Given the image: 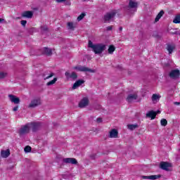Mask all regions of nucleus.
Instances as JSON below:
<instances>
[{
	"mask_svg": "<svg viewBox=\"0 0 180 180\" xmlns=\"http://www.w3.org/2000/svg\"><path fill=\"white\" fill-rule=\"evenodd\" d=\"M88 47L92 49L94 54H102L103 51L106 50V44H94L92 41L89 40L88 43Z\"/></svg>",
	"mask_w": 180,
	"mask_h": 180,
	"instance_id": "f257e3e1",
	"label": "nucleus"
},
{
	"mask_svg": "<svg viewBox=\"0 0 180 180\" xmlns=\"http://www.w3.org/2000/svg\"><path fill=\"white\" fill-rule=\"evenodd\" d=\"M74 70H77V71H79L80 72H91V73H95L96 71L94 69L89 68L85 66H75L73 68Z\"/></svg>",
	"mask_w": 180,
	"mask_h": 180,
	"instance_id": "f03ea898",
	"label": "nucleus"
},
{
	"mask_svg": "<svg viewBox=\"0 0 180 180\" xmlns=\"http://www.w3.org/2000/svg\"><path fill=\"white\" fill-rule=\"evenodd\" d=\"M29 126H30V124H27L20 129L18 131L20 136H23V134H27V133L30 131V127H29Z\"/></svg>",
	"mask_w": 180,
	"mask_h": 180,
	"instance_id": "7ed1b4c3",
	"label": "nucleus"
},
{
	"mask_svg": "<svg viewBox=\"0 0 180 180\" xmlns=\"http://www.w3.org/2000/svg\"><path fill=\"white\" fill-rule=\"evenodd\" d=\"M172 167V164L168 162H160V169H163L164 171H169V168Z\"/></svg>",
	"mask_w": 180,
	"mask_h": 180,
	"instance_id": "20e7f679",
	"label": "nucleus"
},
{
	"mask_svg": "<svg viewBox=\"0 0 180 180\" xmlns=\"http://www.w3.org/2000/svg\"><path fill=\"white\" fill-rule=\"evenodd\" d=\"M89 105V99L88 97H84L79 103V108L82 109L84 108H86Z\"/></svg>",
	"mask_w": 180,
	"mask_h": 180,
	"instance_id": "39448f33",
	"label": "nucleus"
},
{
	"mask_svg": "<svg viewBox=\"0 0 180 180\" xmlns=\"http://www.w3.org/2000/svg\"><path fill=\"white\" fill-rule=\"evenodd\" d=\"M39 105H41V100L40 98H35L31 101L28 108H37Z\"/></svg>",
	"mask_w": 180,
	"mask_h": 180,
	"instance_id": "423d86ee",
	"label": "nucleus"
},
{
	"mask_svg": "<svg viewBox=\"0 0 180 180\" xmlns=\"http://www.w3.org/2000/svg\"><path fill=\"white\" fill-rule=\"evenodd\" d=\"M116 11H112L110 13H107L104 16H103V20L105 22H109L110 19H113L114 16H116Z\"/></svg>",
	"mask_w": 180,
	"mask_h": 180,
	"instance_id": "0eeeda50",
	"label": "nucleus"
},
{
	"mask_svg": "<svg viewBox=\"0 0 180 180\" xmlns=\"http://www.w3.org/2000/svg\"><path fill=\"white\" fill-rule=\"evenodd\" d=\"M179 75L180 72L178 69L172 70L169 74L170 78H172L173 79H176V78H179Z\"/></svg>",
	"mask_w": 180,
	"mask_h": 180,
	"instance_id": "6e6552de",
	"label": "nucleus"
},
{
	"mask_svg": "<svg viewBox=\"0 0 180 180\" xmlns=\"http://www.w3.org/2000/svg\"><path fill=\"white\" fill-rule=\"evenodd\" d=\"M63 162H65V164H73L74 165H77L78 164V161L74 158H64Z\"/></svg>",
	"mask_w": 180,
	"mask_h": 180,
	"instance_id": "1a4fd4ad",
	"label": "nucleus"
},
{
	"mask_svg": "<svg viewBox=\"0 0 180 180\" xmlns=\"http://www.w3.org/2000/svg\"><path fill=\"white\" fill-rule=\"evenodd\" d=\"M8 98L11 102H12L13 103H15V105L20 103V98H19V97H17L13 94H9Z\"/></svg>",
	"mask_w": 180,
	"mask_h": 180,
	"instance_id": "9d476101",
	"label": "nucleus"
},
{
	"mask_svg": "<svg viewBox=\"0 0 180 180\" xmlns=\"http://www.w3.org/2000/svg\"><path fill=\"white\" fill-rule=\"evenodd\" d=\"M65 75L68 79H70V78L71 79H73L74 81H75V79H77V78H78V75H77V73H75V72H72L71 74L69 72H65Z\"/></svg>",
	"mask_w": 180,
	"mask_h": 180,
	"instance_id": "9b49d317",
	"label": "nucleus"
},
{
	"mask_svg": "<svg viewBox=\"0 0 180 180\" xmlns=\"http://www.w3.org/2000/svg\"><path fill=\"white\" fill-rule=\"evenodd\" d=\"M30 126H32V131L35 132L40 129L41 124L40 122H31Z\"/></svg>",
	"mask_w": 180,
	"mask_h": 180,
	"instance_id": "f8f14e48",
	"label": "nucleus"
},
{
	"mask_svg": "<svg viewBox=\"0 0 180 180\" xmlns=\"http://www.w3.org/2000/svg\"><path fill=\"white\" fill-rule=\"evenodd\" d=\"M119 136V131H117V129H112L110 131L109 138L110 139H117Z\"/></svg>",
	"mask_w": 180,
	"mask_h": 180,
	"instance_id": "ddd939ff",
	"label": "nucleus"
},
{
	"mask_svg": "<svg viewBox=\"0 0 180 180\" xmlns=\"http://www.w3.org/2000/svg\"><path fill=\"white\" fill-rule=\"evenodd\" d=\"M21 16L22 18H27L28 19H32V18H33V11H24Z\"/></svg>",
	"mask_w": 180,
	"mask_h": 180,
	"instance_id": "4468645a",
	"label": "nucleus"
},
{
	"mask_svg": "<svg viewBox=\"0 0 180 180\" xmlns=\"http://www.w3.org/2000/svg\"><path fill=\"white\" fill-rule=\"evenodd\" d=\"M82 84H85V81L82 79H79L75 82V84L72 86V89H77L78 86H81Z\"/></svg>",
	"mask_w": 180,
	"mask_h": 180,
	"instance_id": "2eb2a0df",
	"label": "nucleus"
},
{
	"mask_svg": "<svg viewBox=\"0 0 180 180\" xmlns=\"http://www.w3.org/2000/svg\"><path fill=\"white\" fill-rule=\"evenodd\" d=\"M146 117H150L151 120H154L157 117V112H154V110H150L146 113Z\"/></svg>",
	"mask_w": 180,
	"mask_h": 180,
	"instance_id": "dca6fc26",
	"label": "nucleus"
},
{
	"mask_svg": "<svg viewBox=\"0 0 180 180\" xmlns=\"http://www.w3.org/2000/svg\"><path fill=\"white\" fill-rule=\"evenodd\" d=\"M1 155L2 158H8L11 155V150L9 149H7L6 150H2L1 151Z\"/></svg>",
	"mask_w": 180,
	"mask_h": 180,
	"instance_id": "f3484780",
	"label": "nucleus"
},
{
	"mask_svg": "<svg viewBox=\"0 0 180 180\" xmlns=\"http://www.w3.org/2000/svg\"><path fill=\"white\" fill-rule=\"evenodd\" d=\"M161 174L151 175V176H143V179H160Z\"/></svg>",
	"mask_w": 180,
	"mask_h": 180,
	"instance_id": "a211bd4d",
	"label": "nucleus"
},
{
	"mask_svg": "<svg viewBox=\"0 0 180 180\" xmlns=\"http://www.w3.org/2000/svg\"><path fill=\"white\" fill-rule=\"evenodd\" d=\"M137 98H138L137 94H129L127 97V102H132V101H136Z\"/></svg>",
	"mask_w": 180,
	"mask_h": 180,
	"instance_id": "6ab92c4d",
	"label": "nucleus"
},
{
	"mask_svg": "<svg viewBox=\"0 0 180 180\" xmlns=\"http://www.w3.org/2000/svg\"><path fill=\"white\" fill-rule=\"evenodd\" d=\"M43 54H45V56H51V54H53V51L51 49L45 47L44 48Z\"/></svg>",
	"mask_w": 180,
	"mask_h": 180,
	"instance_id": "aec40b11",
	"label": "nucleus"
},
{
	"mask_svg": "<svg viewBox=\"0 0 180 180\" xmlns=\"http://www.w3.org/2000/svg\"><path fill=\"white\" fill-rule=\"evenodd\" d=\"M165 13L164 12V10H161V11L158 13V14L156 15V18H155V22H158V21L161 19L162 16H164V14H165Z\"/></svg>",
	"mask_w": 180,
	"mask_h": 180,
	"instance_id": "412c9836",
	"label": "nucleus"
},
{
	"mask_svg": "<svg viewBox=\"0 0 180 180\" xmlns=\"http://www.w3.org/2000/svg\"><path fill=\"white\" fill-rule=\"evenodd\" d=\"M67 25H68V30H72V31H74V30H75V25H74V22H68V23H67Z\"/></svg>",
	"mask_w": 180,
	"mask_h": 180,
	"instance_id": "4be33fe9",
	"label": "nucleus"
},
{
	"mask_svg": "<svg viewBox=\"0 0 180 180\" xmlns=\"http://www.w3.org/2000/svg\"><path fill=\"white\" fill-rule=\"evenodd\" d=\"M167 50L169 52V54H172V51L175 50V45L168 44L167 46Z\"/></svg>",
	"mask_w": 180,
	"mask_h": 180,
	"instance_id": "5701e85b",
	"label": "nucleus"
},
{
	"mask_svg": "<svg viewBox=\"0 0 180 180\" xmlns=\"http://www.w3.org/2000/svg\"><path fill=\"white\" fill-rule=\"evenodd\" d=\"M116 50V47L114 45H110L108 47V54H113L115 51Z\"/></svg>",
	"mask_w": 180,
	"mask_h": 180,
	"instance_id": "b1692460",
	"label": "nucleus"
},
{
	"mask_svg": "<svg viewBox=\"0 0 180 180\" xmlns=\"http://www.w3.org/2000/svg\"><path fill=\"white\" fill-rule=\"evenodd\" d=\"M129 5V8H137V2H136V1H133L130 0Z\"/></svg>",
	"mask_w": 180,
	"mask_h": 180,
	"instance_id": "393cba45",
	"label": "nucleus"
},
{
	"mask_svg": "<svg viewBox=\"0 0 180 180\" xmlns=\"http://www.w3.org/2000/svg\"><path fill=\"white\" fill-rule=\"evenodd\" d=\"M57 82V77L53 78V80L49 81V82L46 83L47 86H50L51 85H54Z\"/></svg>",
	"mask_w": 180,
	"mask_h": 180,
	"instance_id": "a878e982",
	"label": "nucleus"
},
{
	"mask_svg": "<svg viewBox=\"0 0 180 180\" xmlns=\"http://www.w3.org/2000/svg\"><path fill=\"white\" fill-rule=\"evenodd\" d=\"M127 127H128L129 130H134L135 129H137V127H139V125L137 124H128Z\"/></svg>",
	"mask_w": 180,
	"mask_h": 180,
	"instance_id": "bb28decb",
	"label": "nucleus"
},
{
	"mask_svg": "<svg viewBox=\"0 0 180 180\" xmlns=\"http://www.w3.org/2000/svg\"><path fill=\"white\" fill-rule=\"evenodd\" d=\"M85 16H86V14H85V13H82L77 17V20H78V22H81V20H82V19H84V18H85Z\"/></svg>",
	"mask_w": 180,
	"mask_h": 180,
	"instance_id": "cd10ccee",
	"label": "nucleus"
},
{
	"mask_svg": "<svg viewBox=\"0 0 180 180\" xmlns=\"http://www.w3.org/2000/svg\"><path fill=\"white\" fill-rule=\"evenodd\" d=\"M173 23H180V15H177L175 16L174 20H173Z\"/></svg>",
	"mask_w": 180,
	"mask_h": 180,
	"instance_id": "c85d7f7f",
	"label": "nucleus"
},
{
	"mask_svg": "<svg viewBox=\"0 0 180 180\" xmlns=\"http://www.w3.org/2000/svg\"><path fill=\"white\" fill-rule=\"evenodd\" d=\"M160 124L161 126H163L164 127H165V126H167V124H168V121H167L166 119H162L160 120Z\"/></svg>",
	"mask_w": 180,
	"mask_h": 180,
	"instance_id": "c756f323",
	"label": "nucleus"
},
{
	"mask_svg": "<svg viewBox=\"0 0 180 180\" xmlns=\"http://www.w3.org/2000/svg\"><path fill=\"white\" fill-rule=\"evenodd\" d=\"M160 98H161V96L157 94H154L152 96V101H157L158 99H160Z\"/></svg>",
	"mask_w": 180,
	"mask_h": 180,
	"instance_id": "7c9ffc66",
	"label": "nucleus"
},
{
	"mask_svg": "<svg viewBox=\"0 0 180 180\" xmlns=\"http://www.w3.org/2000/svg\"><path fill=\"white\" fill-rule=\"evenodd\" d=\"M24 151L25 153H30V151H32V147L29 146H25L24 148Z\"/></svg>",
	"mask_w": 180,
	"mask_h": 180,
	"instance_id": "2f4dec72",
	"label": "nucleus"
},
{
	"mask_svg": "<svg viewBox=\"0 0 180 180\" xmlns=\"http://www.w3.org/2000/svg\"><path fill=\"white\" fill-rule=\"evenodd\" d=\"M6 75H8V73L1 72H0V79H4V78H5V77H6Z\"/></svg>",
	"mask_w": 180,
	"mask_h": 180,
	"instance_id": "473e14b6",
	"label": "nucleus"
},
{
	"mask_svg": "<svg viewBox=\"0 0 180 180\" xmlns=\"http://www.w3.org/2000/svg\"><path fill=\"white\" fill-rule=\"evenodd\" d=\"M20 23H21L22 26H23L25 27L26 26V23H27V21L22 20H21Z\"/></svg>",
	"mask_w": 180,
	"mask_h": 180,
	"instance_id": "72a5a7b5",
	"label": "nucleus"
},
{
	"mask_svg": "<svg viewBox=\"0 0 180 180\" xmlns=\"http://www.w3.org/2000/svg\"><path fill=\"white\" fill-rule=\"evenodd\" d=\"M53 77H54V73H51L49 76L46 77V79H49Z\"/></svg>",
	"mask_w": 180,
	"mask_h": 180,
	"instance_id": "f704fd0d",
	"label": "nucleus"
},
{
	"mask_svg": "<svg viewBox=\"0 0 180 180\" xmlns=\"http://www.w3.org/2000/svg\"><path fill=\"white\" fill-rule=\"evenodd\" d=\"M112 29H113V26H112V25L108 26V27H106V30H107L108 32L112 30Z\"/></svg>",
	"mask_w": 180,
	"mask_h": 180,
	"instance_id": "c9c22d12",
	"label": "nucleus"
},
{
	"mask_svg": "<svg viewBox=\"0 0 180 180\" xmlns=\"http://www.w3.org/2000/svg\"><path fill=\"white\" fill-rule=\"evenodd\" d=\"M41 29L44 32H47V30H49V28L47 27H41Z\"/></svg>",
	"mask_w": 180,
	"mask_h": 180,
	"instance_id": "e433bc0d",
	"label": "nucleus"
},
{
	"mask_svg": "<svg viewBox=\"0 0 180 180\" xmlns=\"http://www.w3.org/2000/svg\"><path fill=\"white\" fill-rule=\"evenodd\" d=\"M19 109V105H17L13 108V112H17V110Z\"/></svg>",
	"mask_w": 180,
	"mask_h": 180,
	"instance_id": "4c0bfd02",
	"label": "nucleus"
},
{
	"mask_svg": "<svg viewBox=\"0 0 180 180\" xmlns=\"http://www.w3.org/2000/svg\"><path fill=\"white\" fill-rule=\"evenodd\" d=\"M96 122L97 123H102V118L101 117L97 118Z\"/></svg>",
	"mask_w": 180,
	"mask_h": 180,
	"instance_id": "58836bf2",
	"label": "nucleus"
},
{
	"mask_svg": "<svg viewBox=\"0 0 180 180\" xmlns=\"http://www.w3.org/2000/svg\"><path fill=\"white\" fill-rule=\"evenodd\" d=\"M56 2H58V4L61 3V2H65V0H56Z\"/></svg>",
	"mask_w": 180,
	"mask_h": 180,
	"instance_id": "ea45409f",
	"label": "nucleus"
},
{
	"mask_svg": "<svg viewBox=\"0 0 180 180\" xmlns=\"http://www.w3.org/2000/svg\"><path fill=\"white\" fill-rule=\"evenodd\" d=\"M119 30H120V32H122V30H123V27H120Z\"/></svg>",
	"mask_w": 180,
	"mask_h": 180,
	"instance_id": "a19ab883",
	"label": "nucleus"
},
{
	"mask_svg": "<svg viewBox=\"0 0 180 180\" xmlns=\"http://www.w3.org/2000/svg\"><path fill=\"white\" fill-rule=\"evenodd\" d=\"M16 20H18L19 19H20V17H17L15 18Z\"/></svg>",
	"mask_w": 180,
	"mask_h": 180,
	"instance_id": "79ce46f5",
	"label": "nucleus"
},
{
	"mask_svg": "<svg viewBox=\"0 0 180 180\" xmlns=\"http://www.w3.org/2000/svg\"><path fill=\"white\" fill-rule=\"evenodd\" d=\"M1 22H4V19L0 18V23H1Z\"/></svg>",
	"mask_w": 180,
	"mask_h": 180,
	"instance_id": "37998d69",
	"label": "nucleus"
},
{
	"mask_svg": "<svg viewBox=\"0 0 180 180\" xmlns=\"http://www.w3.org/2000/svg\"><path fill=\"white\" fill-rule=\"evenodd\" d=\"M67 5H71V2L68 1Z\"/></svg>",
	"mask_w": 180,
	"mask_h": 180,
	"instance_id": "c03bdc74",
	"label": "nucleus"
},
{
	"mask_svg": "<svg viewBox=\"0 0 180 180\" xmlns=\"http://www.w3.org/2000/svg\"><path fill=\"white\" fill-rule=\"evenodd\" d=\"M156 113H161V111L158 110V111L156 112Z\"/></svg>",
	"mask_w": 180,
	"mask_h": 180,
	"instance_id": "a18cd8bd",
	"label": "nucleus"
},
{
	"mask_svg": "<svg viewBox=\"0 0 180 180\" xmlns=\"http://www.w3.org/2000/svg\"><path fill=\"white\" fill-rule=\"evenodd\" d=\"M176 105H179V103H178V102H176Z\"/></svg>",
	"mask_w": 180,
	"mask_h": 180,
	"instance_id": "49530a36",
	"label": "nucleus"
}]
</instances>
